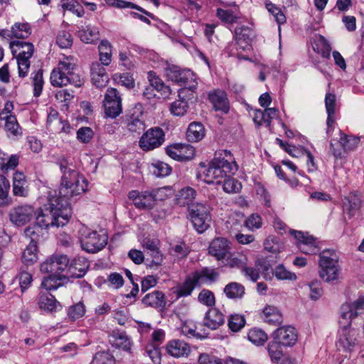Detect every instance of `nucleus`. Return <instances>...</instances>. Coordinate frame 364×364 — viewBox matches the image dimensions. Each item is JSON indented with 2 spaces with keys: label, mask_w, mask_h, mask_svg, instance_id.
Segmentation results:
<instances>
[{
  "label": "nucleus",
  "mask_w": 364,
  "mask_h": 364,
  "mask_svg": "<svg viewBox=\"0 0 364 364\" xmlns=\"http://www.w3.org/2000/svg\"><path fill=\"white\" fill-rule=\"evenodd\" d=\"M10 48L17 60L18 76L25 77L30 68V58L34 53L33 45L23 41H13L10 42Z\"/></svg>",
  "instance_id": "7"
},
{
  "label": "nucleus",
  "mask_w": 364,
  "mask_h": 364,
  "mask_svg": "<svg viewBox=\"0 0 364 364\" xmlns=\"http://www.w3.org/2000/svg\"><path fill=\"white\" fill-rule=\"evenodd\" d=\"M106 234H100L96 230L82 228L80 230V242L82 248L89 253H96L102 250L107 244Z\"/></svg>",
  "instance_id": "10"
},
{
  "label": "nucleus",
  "mask_w": 364,
  "mask_h": 364,
  "mask_svg": "<svg viewBox=\"0 0 364 364\" xmlns=\"http://www.w3.org/2000/svg\"><path fill=\"white\" fill-rule=\"evenodd\" d=\"M165 73L168 80L178 84L179 85H188L193 83L197 87V82L194 79V74L188 69H183L176 65H169L165 70Z\"/></svg>",
  "instance_id": "14"
},
{
  "label": "nucleus",
  "mask_w": 364,
  "mask_h": 364,
  "mask_svg": "<svg viewBox=\"0 0 364 364\" xmlns=\"http://www.w3.org/2000/svg\"><path fill=\"white\" fill-rule=\"evenodd\" d=\"M10 183L3 175H0V206H9L12 203V199L9 196Z\"/></svg>",
  "instance_id": "42"
},
{
  "label": "nucleus",
  "mask_w": 364,
  "mask_h": 364,
  "mask_svg": "<svg viewBox=\"0 0 364 364\" xmlns=\"http://www.w3.org/2000/svg\"><path fill=\"white\" fill-rule=\"evenodd\" d=\"M247 338L255 345L262 346L267 341L268 336L264 331L255 328L249 331Z\"/></svg>",
  "instance_id": "50"
},
{
  "label": "nucleus",
  "mask_w": 364,
  "mask_h": 364,
  "mask_svg": "<svg viewBox=\"0 0 364 364\" xmlns=\"http://www.w3.org/2000/svg\"><path fill=\"white\" fill-rule=\"evenodd\" d=\"M85 314V307L83 303L78 302L69 307L68 316L72 321H75L82 317Z\"/></svg>",
  "instance_id": "59"
},
{
  "label": "nucleus",
  "mask_w": 364,
  "mask_h": 364,
  "mask_svg": "<svg viewBox=\"0 0 364 364\" xmlns=\"http://www.w3.org/2000/svg\"><path fill=\"white\" fill-rule=\"evenodd\" d=\"M104 107L106 115L111 118H116L122 113V99L117 89H107L104 100Z\"/></svg>",
  "instance_id": "15"
},
{
  "label": "nucleus",
  "mask_w": 364,
  "mask_h": 364,
  "mask_svg": "<svg viewBox=\"0 0 364 364\" xmlns=\"http://www.w3.org/2000/svg\"><path fill=\"white\" fill-rule=\"evenodd\" d=\"M11 28L14 38H26L31 34V26L27 23H16Z\"/></svg>",
  "instance_id": "52"
},
{
  "label": "nucleus",
  "mask_w": 364,
  "mask_h": 364,
  "mask_svg": "<svg viewBox=\"0 0 364 364\" xmlns=\"http://www.w3.org/2000/svg\"><path fill=\"white\" fill-rule=\"evenodd\" d=\"M208 100L213 105L216 111H220L223 114H227L230 110V103L227 94L220 90H215L210 92Z\"/></svg>",
  "instance_id": "24"
},
{
  "label": "nucleus",
  "mask_w": 364,
  "mask_h": 364,
  "mask_svg": "<svg viewBox=\"0 0 364 364\" xmlns=\"http://www.w3.org/2000/svg\"><path fill=\"white\" fill-rule=\"evenodd\" d=\"M226 264L225 265L230 267V268H238L242 269L245 265H247V257L244 255L241 254H229L228 257H226Z\"/></svg>",
  "instance_id": "47"
},
{
  "label": "nucleus",
  "mask_w": 364,
  "mask_h": 364,
  "mask_svg": "<svg viewBox=\"0 0 364 364\" xmlns=\"http://www.w3.org/2000/svg\"><path fill=\"white\" fill-rule=\"evenodd\" d=\"M18 164V157L11 155L7 159V155L0 149V169L3 171L14 169Z\"/></svg>",
  "instance_id": "46"
},
{
  "label": "nucleus",
  "mask_w": 364,
  "mask_h": 364,
  "mask_svg": "<svg viewBox=\"0 0 364 364\" xmlns=\"http://www.w3.org/2000/svg\"><path fill=\"white\" fill-rule=\"evenodd\" d=\"M152 172L157 177H165L168 176L172 171L171 167L166 163L157 161L152 164Z\"/></svg>",
  "instance_id": "56"
},
{
  "label": "nucleus",
  "mask_w": 364,
  "mask_h": 364,
  "mask_svg": "<svg viewBox=\"0 0 364 364\" xmlns=\"http://www.w3.org/2000/svg\"><path fill=\"white\" fill-rule=\"evenodd\" d=\"M166 153L171 159L178 161L191 160L196 154L194 147L187 144H173L166 148Z\"/></svg>",
  "instance_id": "19"
},
{
  "label": "nucleus",
  "mask_w": 364,
  "mask_h": 364,
  "mask_svg": "<svg viewBox=\"0 0 364 364\" xmlns=\"http://www.w3.org/2000/svg\"><path fill=\"white\" fill-rule=\"evenodd\" d=\"M48 274L49 275L44 277L41 282V287L48 292L57 289L62 286V281L67 279V277L62 276L59 274Z\"/></svg>",
  "instance_id": "36"
},
{
  "label": "nucleus",
  "mask_w": 364,
  "mask_h": 364,
  "mask_svg": "<svg viewBox=\"0 0 364 364\" xmlns=\"http://www.w3.org/2000/svg\"><path fill=\"white\" fill-rule=\"evenodd\" d=\"M282 344L274 340L268 344V353L272 362L279 363L281 364H294V360L285 356L282 349Z\"/></svg>",
  "instance_id": "27"
},
{
  "label": "nucleus",
  "mask_w": 364,
  "mask_h": 364,
  "mask_svg": "<svg viewBox=\"0 0 364 364\" xmlns=\"http://www.w3.org/2000/svg\"><path fill=\"white\" fill-rule=\"evenodd\" d=\"M166 349L168 354L175 358L188 356L191 352L189 345L179 339L169 341Z\"/></svg>",
  "instance_id": "26"
},
{
  "label": "nucleus",
  "mask_w": 364,
  "mask_h": 364,
  "mask_svg": "<svg viewBox=\"0 0 364 364\" xmlns=\"http://www.w3.org/2000/svg\"><path fill=\"white\" fill-rule=\"evenodd\" d=\"M99 55L101 65L107 66L112 61V46L107 40H103L100 42L99 46Z\"/></svg>",
  "instance_id": "43"
},
{
  "label": "nucleus",
  "mask_w": 364,
  "mask_h": 364,
  "mask_svg": "<svg viewBox=\"0 0 364 364\" xmlns=\"http://www.w3.org/2000/svg\"><path fill=\"white\" fill-rule=\"evenodd\" d=\"M165 141V134L160 127L148 129L139 139V146L142 150L148 151L159 147Z\"/></svg>",
  "instance_id": "12"
},
{
  "label": "nucleus",
  "mask_w": 364,
  "mask_h": 364,
  "mask_svg": "<svg viewBox=\"0 0 364 364\" xmlns=\"http://www.w3.org/2000/svg\"><path fill=\"white\" fill-rule=\"evenodd\" d=\"M196 280L199 287L203 284L213 283L216 282L219 277V272L213 268L205 267L200 271H196L191 273Z\"/></svg>",
  "instance_id": "29"
},
{
  "label": "nucleus",
  "mask_w": 364,
  "mask_h": 364,
  "mask_svg": "<svg viewBox=\"0 0 364 364\" xmlns=\"http://www.w3.org/2000/svg\"><path fill=\"white\" fill-rule=\"evenodd\" d=\"M256 267L258 269L259 274H261L266 280L272 279L274 270L267 259H259L256 262Z\"/></svg>",
  "instance_id": "51"
},
{
  "label": "nucleus",
  "mask_w": 364,
  "mask_h": 364,
  "mask_svg": "<svg viewBox=\"0 0 364 364\" xmlns=\"http://www.w3.org/2000/svg\"><path fill=\"white\" fill-rule=\"evenodd\" d=\"M245 226L250 230L259 229L262 225L261 216L257 213H252L245 220Z\"/></svg>",
  "instance_id": "60"
},
{
  "label": "nucleus",
  "mask_w": 364,
  "mask_h": 364,
  "mask_svg": "<svg viewBox=\"0 0 364 364\" xmlns=\"http://www.w3.org/2000/svg\"><path fill=\"white\" fill-rule=\"evenodd\" d=\"M230 249V242L226 238L217 237L210 242L208 250L218 260H222L228 257Z\"/></svg>",
  "instance_id": "23"
},
{
  "label": "nucleus",
  "mask_w": 364,
  "mask_h": 364,
  "mask_svg": "<svg viewBox=\"0 0 364 364\" xmlns=\"http://www.w3.org/2000/svg\"><path fill=\"white\" fill-rule=\"evenodd\" d=\"M231 176H228L227 178L223 179V190L228 193L239 192L242 188V185L237 180L232 178Z\"/></svg>",
  "instance_id": "58"
},
{
  "label": "nucleus",
  "mask_w": 364,
  "mask_h": 364,
  "mask_svg": "<svg viewBox=\"0 0 364 364\" xmlns=\"http://www.w3.org/2000/svg\"><path fill=\"white\" fill-rule=\"evenodd\" d=\"M198 301L208 306H213L215 304L213 293L208 289H203L198 294Z\"/></svg>",
  "instance_id": "64"
},
{
  "label": "nucleus",
  "mask_w": 364,
  "mask_h": 364,
  "mask_svg": "<svg viewBox=\"0 0 364 364\" xmlns=\"http://www.w3.org/2000/svg\"><path fill=\"white\" fill-rule=\"evenodd\" d=\"M223 291L228 299H241L245 294V287L242 284L233 282L228 284Z\"/></svg>",
  "instance_id": "41"
},
{
  "label": "nucleus",
  "mask_w": 364,
  "mask_h": 364,
  "mask_svg": "<svg viewBox=\"0 0 364 364\" xmlns=\"http://www.w3.org/2000/svg\"><path fill=\"white\" fill-rule=\"evenodd\" d=\"M273 275L279 280H296L297 277L295 273L287 270L283 264L276 267L273 272Z\"/></svg>",
  "instance_id": "54"
},
{
  "label": "nucleus",
  "mask_w": 364,
  "mask_h": 364,
  "mask_svg": "<svg viewBox=\"0 0 364 364\" xmlns=\"http://www.w3.org/2000/svg\"><path fill=\"white\" fill-rule=\"evenodd\" d=\"M237 169L238 166L232 153L226 149L218 150L203 171L204 181L209 184H219L223 178L234 175Z\"/></svg>",
  "instance_id": "4"
},
{
  "label": "nucleus",
  "mask_w": 364,
  "mask_h": 364,
  "mask_svg": "<svg viewBox=\"0 0 364 364\" xmlns=\"http://www.w3.org/2000/svg\"><path fill=\"white\" fill-rule=\"evenodd\" d=\"M38 305L41 310L53 312L56 311L60 303L50 292L41 291L38 296Z\"/></svg>",
  "instance_id": "30"
},
{
  "label": "nucleus",
  "mask_w": 364,
  "mask_h": 364,
  "mask_svg": "<svg viewBox=\"0 0 364 364\" xmlns=\"http://www.w3.org/2000/svg\"><path fill=\"white\" fill-rule=\"evenodd\" d=\"M205 136V128L201 123L192 122L186 132V139L191 142H198Z\"/></svg>",
  "instance_id": "37"
},
{
  "label": "nucleus",
  "mask_w": 364,
  "mask_h": 364,
  "mask_svg": "<svg viewBox=\"0 0 364 364\" xmlns=\"http://www.w3.org/2000/svg\"><path fill=\"white\" fill-rule=\"evenodd\" d=\"M272 337L284 346H292L297 341V332L294 327L285 326L276 329Z\"/></svg>",
  "instance_id": "21"
},
{
  "label": "nucleus",
  "mask_w": 364,
  "mask_h": 364,
  "mask_svg": "<svg viewBox=\"0 0 364 364\" xmlns=\"http://www.w3.org/2000/svg\"><path fill=\"white\" fill-rule=\"evenodd\" d=\"M32 81L33 86V95L39 97L42 92L43 86V70L39 69L36 73H32Z\"/></svg>",
  "instance_id": "57"
},
{
  "label": "nucleus",
  "mask_w": 364,
  "mask_h": 364,
  "mask_svg": "<svg viewBox=\"0 0 364 364\" xmlns=\"http://www.w3.org/2000/svg\"><path fill=\"white\" fill-rule=\"evenodd\" d=\"M36 227H28L24 231L26 236L31 237V241L22 255V262L27 266L33 264L38 260V234L36 233Z\"/></svg>",
  "instance_id": "18"
},
{
  "label": "nucleus",
  "mask_w": 364,
  "mask_h": 364,
  "mask_svg": "<svg viewBox=\"0 0 364 364\" xmlns=\"http://www.w3.org/2000/svg\"><path fill=\"white\" fill-rule=\"evenodd\" d=\"M339 144L345 151L354 150L360 142V138L347 135L341 132Z\"/></svg>",
  "instance_id": "49"
},
{
  "label": "nucleus",
  "mask_w": 364,
  "mask_h": 364,
  "mask_svg": "<svg viewBox=\"0 0 364 364\" xmlns=\"http://www.w3.org/2000/svg\"><path fill=\"white\" fill-rule=\"evenodd\" d=\"M339 257L332 249H326L319 253L318 274L326 282L337 280L341 270Z\"/></svg>",
  "instance_id": "6"
},
{
  "label": "nucleus",
  "mask_w": 364,
  "mask_h": 364,
  "mask_svg": "<svg viewBox=\"0 0 364 364\" xmlns=\"http://www.w3.org/2000/svg\"><path fill=\"white\" fill-rule=\"evenodd\" d=\"M364 310V298H359L353 304L346 303L341 307L339 323L343 326L338 331L336 346L339 350L350 353L358 345L359 333L350 327L351 319Z\"/></svg>",
  "instance_id": "1"
},
{
  "label": "nucleus",
  "mask_w": 364,
  "mask_h": 364,
  "mask_svg": "<svg viewBox=\"0 0 364 364\" xmlns=\"http://www.w3.org/2000/svg\"><path fill=\"white\" fill-rule=\"evenodd\" d=\"M78 36L82 42L92 43L98 38L99 31L97 28L90 25L82 26L79 27Z\"/></svg>",
  "instance_id": "39"
},
{
  "label": "nucleus",
  "mask_w": 364,
  "mask_h": 364,
  "mask_svg": "<svg viewBox=\"0 0 364 364\" xmlns=\"http://www.w3.org/2000/svg\"><path fill=\"white\" fill-rule=\"evenodd\" d=\"M196 90V84L191 85L190 87H184L179 89L178 92V100L171 104L170 112L175 116L184 115L188 109V105L186 100H191L194 97L193 95Z\"/></svg>",
  "instance_id": "13"
},
{
  "label": "nucleus",
  "mask_w": 364,
  "mask_h": 364,
  "mask_svg": "<svg viewBox=\"0 0 364 364\" xmlns=\"http://www.w3.org/2000/svg\"><path fill=\"white\" fill-rule=\"evenodd\" d=\"M121 124L124 129L130 133L140 134L146 128L144 119V108L141 104H136L128 109L121 118Z\"/></svg>",
  "instance_id": "8"
},
{
  "label": "nucleus",
  "mask_w": 364,
  "mask_h": 364,
  "mask_svg": "<svg viewBox=\"0 0 364 364\" xmlns=\"http://www.w3.org/2000/svg\"><path fill=\"white\" fill-rule=\"evenodd\" d=\"M228 327L233 332L240 331L245 325V318L240 314H232L228 318Z\"/></svg>",
  "instance_id": "55"
},
{
  "label": "nucleus",
  "mask_w": 364,
  "mask_h": 364,
  "mask_svg": "<svg viewBox=\"0 0 364 364\" xmlns=\"http://www.w3.org/2000/svg\"><path fill=\"white\" fill-rule=\"evenodd\" d=\"M142 303L147 306L161 309H164L166 304L165 296L160 291L146 294L142 299Z\"/></svg>",
  "instance_id": "34"
},
{
  "label": "nucleus",
  "mask_w": 364,
  "mask_h": 364,
  "mask_svg": "<svg viewBox=\"0 0 364 364\" xmlns=\"http://www.w3.org/2000/svg\"><path fill=\"white\" fill-rule=\"evenodd\" d=\"M361 206V200L360 197L353 193L343 199V210L345 213L348 215L349 218L353 217Z\"/></svg>",
  "instance_id": "33"
},
{
  "label": "nucleus",
  "mask_w": 364,
  "mask_h": 364,
  "mask_svg": "<svg viewBox=\"0 0 364 364\" xmlns=\"http://www.w3.org/2000/svg\"><path fill=\"white\" fill-rule=\"evenodd\" d=\"M110 342L116 348L129 351L132 342L129 336L124 331L113 330L110 334Z\"/></svg>",
  "instance_id": "31"
},
{
  "label": "nucleus",
  "mask_w": 364,
  "mask_h": 364,
  "mask_svg": "<svg viewBox=\"0 0 364 364\" xmlns=\"http://www.w3.org/2000/svg\"><path fill=\"white\" fill-rule=\"evenodd\" d=\"M61 6L64 11H69L78 17H82L85 14L83 7L76 0H62Z\"/></svg>",
  "instance_id": "48"
},
{
  "label": "nucleus",
  "mask_w": 364,
  "mask_h": 364,
  "mask_svg": "<svg viewBox=\"0 0 364 364\" xmlns=\"http://www.w3.org/2000/svg\"><path fill=\"white\" fill-rule=\"evenodd\" d=\"M98 62L92 63L90 75L92 84L98 88L105 87L109 82V77L104 67Z\"/></svg>",
  "instance_id": "25"
},
{
  "label": "nucleus",
  "mask_w": 364,
  "mask_h": 364,
  "mask_svg": "<svg viewBox=\"0 0 364 364\" xmlns=\"http://www.w3.org/2000/svg\"><path fill=\"white\" fill-rule=\"evenodd\" d=\"M263 319L269 324L278 325L282 323L283 316L277 307L267 306L263 309Z\"/></svg>",
  "instance_id": "35"
},
{
  "label": "nucleus",
  "mask_w": 364,
  "mask_h": 364,
  "mask_svg": "<svg viewBox=\"0 0 364 364\" xmlns=\"http://www.w3.org/2000/svg\"><path fill=\"white\" fill-rule=\"evenodd\" d=\"M264 249L272 253H278L281 251L282 247L278 240L273 237L269 236L264 242Z\"/></svg>",
  "instance_id": "62"
},
{
  "label": "nucleus",
  "mask_w": 364,
  "mask_h": 364,
  "mask_svg": "<svg viewBox=\"0 0 364 364\" xmlns=\"http://www.w3.org/2000/svg\"><path fill=\"white\" fill-rule=\"evenodd\" d=\"M290 232L297 240V247L299 250L306 255H316L320 251L318 242L308 232L296 230H290Z\"/></svg>",
  "instance_id": "17"
},
{
  "label": "nucleus",
  "mask_w": 364,
  "mask_h": 364,
  "mask_svg": "<svg viewBox=\"0 0 364 364\" xmlns=\"http://www.w3.org/2000/svg\"><path fill=\"white\" fill-rule=\"evenodd\" d=\"M143 247L149 251V253L152 257V260L150 263H147L150 267H159L162 262V255L159 250L157 242L154 240L146 238L143 241Z\"/></svg>",
  "instance_id": "32"
},
{
  "label": "nucleus",
  "mask_w": 364,
  "mask_h": 364,
  "mask_svg": "<svg viewBox=\"0 0 364 364\" xmlns=\"http://www.w3.org/2000/svg\"><path fill=\"white\" fill-rule=\"evenodd\" d=\"M76 64L73 57L63 56L58 65L50 73V83L54 87H63L68 84L80 87L83 80L75 73Z\"/></svg>",
  "instance_id": "5"
},
{
  "label": "nucleus",
  "mask_w": 364,
  "mask_h": 364,
  "mask_svg": "<svg viewBox=\"0 0 364 364\" xmlns=\"http://www.w3.org/2000/svg\"><path fill=\"white\" fill-rule=\"evenodd\" d=\"M105 2L109 6L115 7L117 9H124V8H131L136 9L149 17H152L153 15L149 11H146L143 8L139 6L134 4L130 1H127L124 0H104Z\"/></svg>",
  "instance_id": "44"
},
{
  "label": "nucleus",
  "mask_w": 364,
  "mask_h": 364,
  "mask_svg": "<svg viewBox=\"0 0 364 364\" xmlns=\"http://www.w3.org/2000/svg\"><path fill=\"white\" fill-rule=\"evenodd\" d=\"M90 266L89 261L82 256L75 257L71 261L69 260L67 267L68 277L73 278H81L87 272Z\"/></svg>",
  "instance_id": "22"
},
{
  "label": "nucleus",
  "mask_w": 364,
  "mask_h": 364,
  "mask_svg": "<svg viewBox=\"0 0 364 364\" xmlns=\"http://www.w3.org/2000/svg\"><path fill=\"white\" fill-rule=\"evenodd\" d=\"M161 191V188L143 192L133 190L129 193L128 196L136 208L148 210L151 209L155 205L157 195Z\"/></svg>",
  "instance_id": "11"
},
{
  "label": "nucleus",
  "mask_w": 364,
  "mask_h": 364,
  "mask_svg": "<svg viewBox=\"0 0 364 364\" xmlns=\"http://www.w3.org/2000/svg\"><path fill=\"white\" fill-rule=\"evenodd\" d=\"M198 363L200 364H227V359L223 360L214 355L205 353L199 355Z\"/></svg>",
  "instance_id": "63"
},
{
  "label": "nucleus",
  "mask_w": 364,
  "mask_h": 364,
  "mask_svg": "<svg viewBox=\"0 0 364 364\" xmlns=\"http://www.w3.org/2000/svg\"><path fill=\"white\" fill-rule=\"evenodd\" d=\"M2 119L5 120V129L7 132L15 136L22 134L21 127L15 115H6Z\"/></svg>",
  "instance_id": "45"
},
{
  "label": "nucleus",
  "mask_w": 364,
  "mask_h": 364,
  "mask_svg": "<svg viewBox=\"0 0 364 364\" xmlns=\"http://www.w3.org/2000/svg\"><path fill=\"white\" fill-rule=\"evenodd\" d=\"M56 164L62 173L60 186L57 193L60 200L70 202L72 197L84 193L87 189L88 181L75 169L65 158L57 160Z\"/></svg>",
  "instance_id": "3"
},
{
  "label": "nucleus",
  "mask_w": 364,
  "mask_h": 364,
  "mask_svg": "<svg viewBox=\"0 0 364 364\" xmlns=\"http://www.w3.org/2000/svg\"><path fill=\"white\" fill-rule=\"evenodd\" d=\"M56 43L61 48H68L71 47L73 45L71 34L65 31H60L56 38Z\"/></svg>",
  "instance_id": "61"
},
{
  "label": "nucleus",
  "mask_w": 364,
  "mask_h": 364,
  "mask_svg": "<svg viewBox=\"0 0 364 364\" xmlns=\"http://www.w3.org/2000/svg\"><path fill=\"white\" fill-rule=\"evenodd\" d=\"M188 215L194 228L198 233L204 232L211 221L210 208L200 203H191L188 206Z\"/></svg>",
  "instance_id": "9"
},
{
  "label": "nucleus",
  "mask_w": 364,
  "mask_h": 364,
  "mask_svg": "<svg viewBox=\"0 0 364 364\" xmlns=\"http://www.w3.org/2000/svg\"><path fill=\"white\" fill-rule=\"evenodd\" d=\"M224 323V315L217 309H210L205 315L203 325L210 330H215Z\"/></svg>",
  "instance_id": "28"
},
{
  "label": "nucleus",
  "mask_w": 364,
  "mask_h": 364,
  "mask_svg": "<svg viewBox=\"0 0 364 364\" xmlns=\"http://www.w3.org/2000/svg\"><path fill=\"white\" fill-rule=\"evenodd\" d=\"M197 287H199V285L193 274H191L188 275L183 284L180 286L176 291L177 297L190 296Z\"/></svg>",
  "instance_id": "40"
},
{
  "label": "nucleus",
  "mask_w": 364,
  "mask_h": 364,
  "mask_svg": "<svg viewBox=\"0 0 364 364\" xmlns=\"http://www.w3.org/2000/svg\"><path fill=\"white\" fill-rule=\"evenodd\" d=\"M71 214L70 202L60 200L56 191L53 193L50 192L48 203L36 217L37 225L33 227L36 228L37 234L40 228L63 227L69 222Z\"/></svg>",
  "instance_id": "2"
},
{
  "label": "nucleus",
  "mask_w": 364,
  "mask_h": 364,
  "mask_svg": "<svg viewBox=\"0 0 364 364\" xmlns=\"http://www.w3.org/2000/svg\"><path fill=\"white\" fill-rule=\"evenodd\" d=\"M69 259L67 255L54 254L48 257L41 264V271L43 273L59 274L67 269Z\"/></svg>",
  "instance_id": "16"
},
{
  "label": "nucleus",
  "mask_w": 364,
  "mask_h": 364,
  "mask_svg": "<svg viewBox=\"0 0 364 364\" xmlns=\"http://www.w3.org/2000/svg\"><path fill=\"white\" fill-rule=\"evenodd\" d=\"M182 333L188 338H195L197 339H203L207 338V335H201L196 331V326L192 322H186L181 326Z\"/></svg>",
  "instance_id": "53"
},
{
  "label": "nucleus",
  "mask_w": 364,
  "mask_h": 364,
  "mask_svg": "<svg viewBox=\"0 0 364 364\" xmlns=\"http://www.w3.org/2000/svg\"><path fill=\"white\" fill-rule=\"evenodd\" d=\"M36 214L33 206L31 205H21L11 209L9 213L10 220L18 226H21L29 222Z\"/></svg>",
  "instance_id": "20"
},
{
  "label": "nucleus",
  "mask_w": 364,
  "mask_h": 364,
  "mask_svg": "<svg viewBox=\"0 0 364 364\" xmlns=\"http://www.w3.org/2000/svg\"><path fill=\"white\" fill-rule=\"evenodd\" d=\"M196 191L191 187L186 186L181 188L176 196V203L180 206H188L191 201L196 198Z\"/></svg>",
  "instance_id": "38"
}]
</instances>
